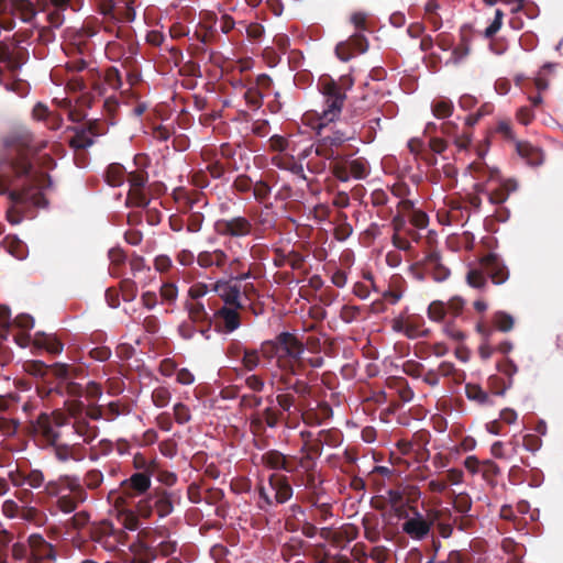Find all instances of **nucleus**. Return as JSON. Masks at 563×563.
Listing matches in <instances>:
<instances>
[{
	"label": "nucleus",
	"instance_id": "f257e3e1",
	"mask_svg": "<svg viewBox=\"0 0 563 563\" xmlns=\"http://www.w3.org/2000/svg\"><path fill=\"white\" fill-rule=\"evenodd\" d=\"M3 146L8 172L0 174V195H7L13 203L7 211V220L18 224L22 216L15 207L44 208L48 205L44 191L52 186V179L35 166L36 156L46 142L36 141L27 129L21 128L3 137Z\"/></svg>",
	"mask_w": 563,
	"mask_h": 563
},
{
	"label": "nucleus",
	"instance_id": "f03ea898",
	"mask_svg": "<svg viewBox=\"0 0 563 563\" xmlns=\"http://www.w3.org/2000/svg\"><path fill=\"white\" fill-rule=\"evenodd\" d=\"M318 90L323 98L321 111L307 113L306 118L309 120L311 128H327L340 118L346 101V95L339 92L335 80L330 76L320 77Z\"/></svg>",
	"mask_w": 563,
	"mask_h": 563
},
{
	"label": "nucleus",
	"instance_id": "7ed1b4c3",
	"mask_svg": "<svg viewBox=\"0 0 563 563\" xmlns=\"http://www.w3.org/2000/svg\"><path fill=\"white\" fill-rule=\"evenodd\" d=\"M263 357L267 361L276 360L277 371L271 374L269 384L277 393L291 390L294 377L303 376L301 373H291L292 367L297 371L295 363L286 354L285 350L277 343V335L273 340L261 343Z\"/></svg>",
	"mask_w": 563,
	"mask_h": 563
},
{
	"label": "nucleus",
	"instance_id": "20e7f679",
	"mask_svg": "<svg viewBox=\"0 0 563 563\" xmlns=\"http://www.w3.org/2000/svg\"><path fill=\"white\" fill-rule=\"evenodd\" d=\"M489 277L493 284L501 285L509 278V269L495 253L482 257L478 267L471 268L466 274V283L476 289H484Z\"/></svg>",
	"mask_w": 563,
	"mask_h": 563
},
{
	"label": "nucleus",
	"instance_id": "39448f33",
	"mask_svg": "<svg viewBox=\"0 0 563 563\" xmlns=\"http://www.w3.org/2000/svg\"><path fill=\"white\" fill-rule=\"evenodd\" d=\"M180 500L179 490H167L157 486L136 501V508L143 519H150L154 511L159 518H165L174 512L175 506Z\"/></svg>",
	"mask_w": 563,
	"mask_h": 563
},
{
	"label": "nucleus",
	"instance_id": "423d86ee",
	"mask_svg": "<svg viewBox=\"0 0 563 563\" xmlns=\"http://www.w3.org/2000/svg\"><path fill=\"white\" fill-rule=\"evenodd\" d=\"M277 343L285 350L292 364L296 365L297 371L292 368L291 373H301L308 377L311 373L308 371L309 367L320 368L324 364L322 356H306L303 342L290 332L284 331L277 334Z\"/></svg>",
	"mask_w": 563,
	"mask_h": 563
},
{
	"label": "nucleus",
	"instance_id": "0eeeda50",
	"mask_svg": "<svg viewBox=\"0 0 563 563\" xmlns=\"http://www.w3.org/2000/svg\"><path fill=\"white\" fill-rule=\"evenodd\" d=\"M147 157L139 154L134 157V163L137 168L133 172L126 173V179L130 184V190L126 195L125 205L128 207L145 208L150 203V198L145 192V185L148 181V174L143 168L146 165Z\"/></svg>",
	"mask_w": 563,
	"mask_h": 563
},
{
	"label": "nucleus",
	"instance_id": "6e6552de",
	"mask_svg": "<svg viewBox=\"0 0 563 563\" xmlns=\"http://www.w3.org/2000/svg\"><path fill=\"white\" fill-rule=\"evenodd\" d=\"M317 131V141L314 153L317 156L328 159L330 163L335 159H341L343 154L336 153V150L345 142L354 140V131H344L340 129L332 130L330 133L324 134L325 128H312Z\"/></svg>",
	"mask_w": 563,
	"mask_h": 563
},
{
	"label": "nucleus",
	"instance_id": "1a4fd4ad",
	"mask_svg": "<svg viewBox=\"0 0 563 563\" xmlns=\"http://www.w3.org/2000/svg\"><path fill=\"white\" fill-rule=\"evenodd\" d=\"M409 274L420 282L430 276L434 282L442 283L449 278L451 272L443 264L440 252L430 250L423 258L409 266Z\"/></svg>",
	"mask_w": 563,
	"mask_h": 563
},
{
	"label": "nucleus",
	"instance_id": "9d476101",
	"mask_svg": "<svg viewBox=\"0 0 563 563\" xmlns=\"http://www.w3.org/2000/svg\"><path fill=\"white\" fill-rule=\"evenodd\" d=\"M331 174L340 181L346 183L351 178L364 179L369 174V165L366 158L357 157L350 159V155L344 154L341 159L329 163Z\"/></svg>",
	"mask_w": 563,
	"mask_h": 563
},
{
	"label": "nucleus",
	"instance_id": "9b49d317",
	"mask_svg": "<svg viewBox=\"0 0 563 563\" xmlns=\"http://www.w3.org/2000/svg\"><path fill=\"white\" fill-rule=\"evenodd\" d=\"M153 475L143 472H134L130 477L123 479L120 484L121 495L117 497L115 505L125 504L126 500L145 497L151 493Z\"/></svg>",
	"mask_w": 563,
	"mask_h": 563
},
{
	"label": "nucleus",
	"instance_id": "f8f14e48",
	"mask_svg": "<svg viewBox=\"0 0 563 563\" xmlns=\"http://www.w3.org/2000/svg\"><path fill=\"white\" fill-rule=\"evenodd\" d=\"M213 229L220 236L241 239L251 235L255 230V225L251 219L244 216H234L217 220Z\"/></svg>",
	"mask_w": 563,
	"mask_h": 563
},
{
	"label": "nucleus",
	"instance_id": "ddd939ff",
	"mask_svg": "<svg viewBox=\"0 0 563 563\" xmlns=\"http://www.w3.org/2000/svg\"><path fill=\"white\" fill-rule=\"evenodd\" d=\"M90 537L95 542L100 543L104 549L113 551L119 544H125L128 534L122 529H117L107 520H103L90 528Z\"/></svg>",
	"mask_w": 563,
	"mask_h": 563
},
{
	"label": "nucleus",
	"instance_id": "4468645a",
	"mask_svg": "<svg viewBox=\"0 0 563 563\" xmlns=\"http://www.w3.org/2000/svg\"><path fill=\"white\" fill-rule=\"evenodd\" d=\"M25 429L30 437L40 438L45 448L60 439V432L54 428L48 412H41L35 419L29 420Z\"/></svg>",
	"mask_w": 563,
	"mask_h": 563
},
{
	"label": "nucleus",
	"instance_id": "2eb2a0df",
	"mask_svg": "<svg viewBox=\"0 0 563 563\" xmlns=\"http://www.w3.org/2000/svg\"><path fill=\"white\" fill-rule=\"evenodd\" d=\"M88 75L89 80L91 81V89L98 96H103L106 93V87H109L112 90H119L123 85L120 70L114 66L108 67L103 76L96 68L89 69Z\"/></svg>",
	"mask_w": 563,
	"mask_h": 563
},
{
	"label": "nucleus",
	"instance_id": "dca6fc26",
	"mask_svg": "<svg viewBox=\"0 0 563 563\" xmlns=\"http://www.w3.org/2000/svg\"><path fill=\"white\" fill-rule=\"evenodd\" d=\"M67 490L69 494L62 495L56 500L58 510L70 514L75 511L79 504L87 499V492L81 485L80 478H66Z\"/></svg>",
	"mask_w": 563,
	"mask_h": 563
},
{
	"label": "nucleus",
	"instance_id": "f3484780",
	"mask_svg": "<svg viewBox=\"0 0 563 563\" xmlns=\"http://www.w3.org/2000/svg\"><path fill=\"white\" fill-rule=\"evenodd\" d=\"M368 49L366 36L360 32L351 35L346 41L335 46V54L342 62L350 60L355 54H363Z\"/></svg>",
	"mask_w": 563,
	"mask_h": 563
},
{
	"label": "nucleus",
	"instance_id": "a211bd4d",
	"mask_svg": "<svg viewBox=\"0 0 563 563\" xmlns=\"http://www.w3.org/2000/svg\"><path fill=\"white\" fill-rule=\"evenodd\" d=\"M240 308H232L229 306H222L214 310L213 320L214 327L218 332L232 333L241 325V316L239 313Z\"/></svg>",
	"mask_w": 563,
	"mask_h": 563
},
{
	"label": "nucleus",
	"instance_id": "6ab92c4d",
	"mask_svg": "<svg viewBox=\"0 0 563 563\" xmlns=\"http://www.w3.org/2000/svg\"><path fill=\"white\" fill-rule=\"evenodd\" d=\"M296 485H301L309 493V501L312 505H317V501L321 499V496L324 494V488L322 487L323 479L318 472L309 471L302 472L299 474L295 481Z\"/></svg>",
	"mask_w": 563,
	"mask_h": 563
},
{
	"label": "nucleus",
	"instance_id": "aec40b11",
	"mask_svg": "<svg viewBox=\"0 0 563 563\" xmlns=\"http://www.w3.org/2000/svg\"><path fill=\"white\" fill-rule=\"evenodd\" d=\"M411 511L413 516L402 523V531L411 539L423 540L430 533V522L416 508H411Z\"/></svg>",
	"mask_w": 563,
	"mask_h": 563
},
{
	"label": "nucleus",
	"instance_id": "412c9836",
	"mask_svg": "<svg viewBox=\"0 0 563 563\" xmlns=\"http://www.w3.org/2000/svg\"><path fill=\"white\" fill-rule=\"evenodd\" d=\"M269 489L274 494L275 506L287 503L294 494L289 478L283 474H271L268 476Z\"/></svg>",
	"mask_w": 563,
	"mask_h": 563
},
{
	"label": "nucleus",
	"instance_id": "4be33fe9",
	"mask_svg": "<svg viewBox=\"0 0 563 563\" xmlns=\"http://www.w3.org/2000/svg\"><path fill=\"white\" fill-rule=\"evenodd\" d=\"M46 448H52L55 459L60 463L68 461L80 462L85 459V448L80 443L68 444L59 440L55 444H49Z\"/></svg>",
	"mask_w": 563,
	"mask_h": 563
},
{
	"label": "nucleus",
	"instance_id": "5701e85b",
	"mask_svg": "<svg viewBox=\"0 0 563 563\" xmlns=\"http://www.w3.org/2000/svg\"><path fill=\"white\" fill-rule=\"evenodd\" d=\"M517 189L518 184L515 179L499 181L497 188L488 191L484 190V186L476 185V190L479 192H485L487 195L488 201L495 206H501L504 202L507 201L510 194L515 192Z\"/></svg>",
	"mask_w": 563,
	"mask_h": 563
},
{
	"label": "nucleus",
	"instance_id": "b1692460",
	"mask_svg": "<svg viewBox=\"0 0 563 563\" xmlns=\"http://www.w3.org/2000/svg\"><path fill=\"white\" fill-rule=\"evenodd\" d=\"M197 264L205 269L217 268L224 271L229 264V255L221 249L212 251H201L197 255Z\"/></svg>",
	"mask_w": 563,
	"mask_h": 563
},
{
	"label": "nucleus",
	"instance_id": "393cba45",
	"mask_svg": "<svg viewBox=\"0 0 563 563\" xmlns=\"http://www.w3.org/2000/svg\"><path fill=\"white\" fill-rule=\"evenodd\" d=\"M262 463L276 471L294 473L297 470L296 464L285 454L277 450H269L262 455Z\"/></svg>",
	"mask_w": 563,
	"mask_h": 563
},
{
	"label": "nucleus",
	"instance_id": "a878e982",
	"mask_svg": "<svg viewBox=\"0 0 563 563\" xmlns=\"http://www.w3.org/2000/svg\"><path fill=\"white\" fill-rule=\"evenodd\" d=\"M332 416V407L327 401L318 402L314 408H308L301 415L303 423L310 427L320 426Z\"/></svg>",
	"mask_w": 563,
	"mask_h": 563
},
{
	"label": "nucleus",
	"instance_id": "bb28decb",
	"mask_svg": "<svg viewBox=\"0 0 563 563\" xmlns=\"http://www.w3.org/2000/svg\"><path fill=\"white\" fill-rule=\"evenodd\" d=\"M272 164L279 169L288 170L299 179L307 181V176L303 170L302 164L297 161L292 155L277 154L272 157Z\"/></svg>",
	"mask_w": 563,
	"mask_h": 563
},
{
	"label": "nucleus",
	"instance_id": "cd10ccee",
	"mask_svg": "<svg viewBox=\"0 0 563 563\" xmlns=\"http://www.w3.org/2000/svg\"><path fill=\"white\" fill-rule=\"evenodd\" d=\"M74 433L82 439V442L90 444L99 434V428L90 424L87 416L78 417L71 421Z\"/></svg>",
	"mask_w": 563,
	"mask_h": 563
},
{
	"label": "nucleus",
	"instance_id": "c85d7f7f",
	"mask_svg": "<svg viewBox=\"0 0 563 563\" xmlns=\"http://www.w3.org/2000/svg\"><path fill=\"white\" fill-rule=\"evenodd\" d=\"M119 509L118 511V520L121 522L124 529L130 531H135L140 528V518L142 516L139 514L136 504L134 508L128 507V501L125 504L115 505Z\"/></svg>",
	"mask_w": 563,
	"mask_h": 563
},
{
	"label": "nucleus",
	"instance_id": "c756f323",
	"mask_svg": "<svg viewBox=\"0 0 563 563\" xmlns=\"http://www.w3.org/2000/svg\"><path fill=\"white\" fill-rule=\"evenodd\" d=\"M555 67L556 64L545 63L534 78V86L538 89V93L529 98L533 107H538L542 103L541 92L549 88V80L547 79V75L551 74Z\"/></svg>",
	"mask_w": 563,
	"mask_h": 563
},
{
	"label": "nucleus",
	"instance_id": "7c9ffc66",
	"mask_svg": "<svg viewBox=\"0 0 563 563\" xmlns=\"http://www.w3.org/2000/svg\"><path fill=\"white\" fill-rule=\"evenodd\" d=\"M516 151L530 166H539L543 163V153L539 147L533 146L529 142H516Z\"/></svg>",
	"mask_w": 563,
	"mask_h": 563
},
{
	"label": "nucleus",
	"instance_id": "2f4dec72",
	"mask_svg": "<svg viewBox=\"0 0 563 563\" xmlns=\"http://www.w3.org/2000/svg\"><path fill=\"white\" fill-rule=\"evenodd\" d=\"M364 537L367 541L376 543L380 540L379 518L374 512H367L362 518Z\"/></svg>",
	"mask_w": 563,
	"mask_h": 563
},
{
	"label": "nucleus",
	"instance_id": "473e14b6",
	"mask_svg": "<svg viewBox=\"0 0 563 563\" xmlns=\"http://www.w3.org/2000/svg\"><path fill=\"white\" fill-rule=\"evenodd\" d=\"M184 308L188 313V319L197 324H200L202 321L213 319L201 300H186Z\"/></svg>",
	"mask_w": 563,
	"mask_h": 563
},
{
	"label": "nucleus",
	"instance_id": "72a5a7b5",
	"mask_svg": "<svg viewBox=\"0 0 563 563\" xmlns=\"http://www.w3.org/2000/svg\"><path fill=\"white\" fill-rule=\"evenodd\" d=\"M33 343L36 347L44 349L54 355L62 353L64 347V344L56 338V335L42 332L35 334Z\"/></svg>",
	"mask_w": 563,
	"mask_h": 563
},
{
	"label": "nucleus",
	"instance_id": "f704fd0d",
	"mask_svg": "<svg viewBox=\"0 0 563 563\" xmlns=\"http://www.w3.org/2000/svg\"><path fill=\"white\" fill-rule=\"evenodd\" d=\"M0 68L14 75L21 68V62L4 42H0Z\"/></svg>",
	"mask_w": 563,
	"mask_h": 563
},
{
	"label": "nucleus",
	"instance_id": "c9c22d12",
	"mask_svg": "<svg viewBox=\"0 0 563 563\" xmlns=\"http://www.w3.org/2000/svg\"><path fill=\"white\" fill-rule=\"evenodd\" d=\"M387 385L389 388L396 390L400 401L404 404L410 402L415 397L413 390L404 377H389Z\"/></svg>",
	"mask_w": 563,
	"mask_h": 563
},
{
	"label": "nucleus",
	"instance_id": "e433bc0d",
	"mask_svg": "<svg viewBox=\"0 0 563 563\" xmlns=\"http://www.w3.org/2000/svg\"><path fill=\"white\" fill-rule=\"evenodd\" d=\"M3 247L9 254L18 260H24L27 255V247L23 241L14 235H8L3 240Z\"/></svg>",
	"mask_w": 563,
	"mask_h": 563
},
{
	"label": "nucleus",
	"instance_id": "4c0bfd02",
	"mask_svg": "<svg viewBox=\"0 0 563 563\" xmlns=\"http://www.w3.org/2000/svg\"><path fill=\"white\" fill-rule=\"evenodd\" d=\"M334 222V239L341 242L347 240L353 233V228L349 223L347 214L344 212H338Z\"/></svg>",
	"mask_w": 563,
	"mask_h": 563
},
{
	"label": "nucleus",
	"instance_id": "58836bf2",
	"mask_svg": "<svg viewBox=\"0 0 563 563\" xmlns=\"http://www.w3.org/2000/svg\"><path fill=\"white\" fill-rule=\"evenodd\" d=\"M497 368L501 374H504L508 378L507 383H503V388L500 390L495 391L496 395H504L505 390L511 387L512 377L515 374H517L518 367L511 358L505 357L501 362L497 364Z\"/></svg>",
	"mask_w": 563,
	"mask_h": 563
},
{
	"label": "nucleus",
	"instance_id": "ea45409f",
	"mask_svg": "<svg viewBox=\"0 0 563 563\" xmlns=\"http://www.w3.org/2000/svg\"><path fill=\"white\" fill-rule=\"evenodd\" d=\"M126 177V170L123 165L119 163L110 164L104 173L106 181L112 186L118 187L121 186Z\"/></svg>",
	"mask_w": 563,
	"mask_h": 563
},
{
	"label": "nucleus",
	"instance_id": "a19ab883",
	"mask_svg": "<svg viewBox=\"0 0 563 563\" xmlns=\"http://www.w3.org/2000/svg\"><path fill=\"white\" fill-rule=\"evenodd\" d=\"M66 478H79L75 475H62L57 479H53L44 484V494L48 497H59L67 490Z\"/></svg>",
	"mask_w": 563,
	"mask_h": 563
},
{
	"label": "nucleus",
	"instance_id": "79ce46f5",
	"mask_svg": "<svg viewBox=\"0 0 563 563\" xmlns=\"http://www.w3.org/2000/svg\"><path fill=\"white\" fill-rule=\"evenodd\" d=\"M135 472H143L144 474L155 475L157 472V462L155 459H147L142 453H135L132 461Z\"/></svg>",
	"mask_w": 563,
	"mask_h": 563
},
{
	"label": "nucleus",
	"instance_id": "37998d69",
	"mask_svg": "<svg viewBox=\"0 0 563 563\" xmlns=\"http://www.w3.org/2000/svg\"><path fill=\"white\" fill-rule=\"evenodd\" d=\"M422 319L408 318L405 328V335L408 339L427 338L430 334L429 329H424Z\"/></svg>",
	"mask_w": 563,
	"mask_h": 563
},
{
	"label": "nucleus",
	"instance_id": "c03bdc74",
	"mask_svg": "<svg viewBox=\"0 0 563 563\" xmlns=\"http://www.w3.org/2000/svg\"><path fill=\"white\" fill-rule=\"evenodd\" d=\"M75 135L70 139L69 144L76 150H86L93 144V137L85 128H74Z\"/></svg>",
	"mask_w": 563,
	"mask_h": 563
},
{
	"label": "nucleus",
	"instance_id": "a18cd8bd",
	"mask_svg": "<svg viewBox=\"0 0 563 563\" xmlns=\"http://www.w3.org/2000/svg\"><path fill=\"white\" fill-rule=\"evenodd\" d=\"M256 412L262 418L266 427L271 429H275L284 418L283 410H279L274 406H268L264 410Z\"/></svg>",
	"mask_w": 563,
	"mask_h": 563
},
{
	"label": "nucleus",
	"instance_id": "49530a36",
	"mask_svg": "<svg viewBox=\"0 0 563 563\" xmlns=\"http://www.w3.org/2000/svg\"><path fill=\"white\" fill-rule=\"evenodd\" d=\"M108 257L110 260V275L119 277L121 275V267L124 265L126 255L120 247H113L109 251Z\"/></svg>",
	"mask_w": 563,
	"mask_h": 563
},
{
	"label": "nucleus",
	"instance_id": "de8ad7c7",
	"mask_svg": "<svg viewBox=\"0 0 563 563\" xmlns=\"http://www.w3.org/2000/svg\"><path fill=\"white\" fill-rule=\"evenodd\" d=\"M261 356H263L261 347L258 350L244 347L241 363L246 371L253 372L260 366Z\"/></svg>",
	"mask_w": 563,
	"mask_h": 563
},
{
	"label": "nucleus",
	"instance_id": "09e8293b",
	"mask_svg": "<svg viewBox=\"0 0 563 563\" xmlns=\"http://www.w3.org/2000/svg\"><path fill=\"white\" fill-rule=\"evenodd\" d=\"M453 109V102L448 98L435 99L431 104L432 113L438 119H445L451 117Z\"/></svg>",
	"mask_w": 563,
	"mask_h": 563
},
{
	"label": "nucleus",
	"instance_id": "8fccbe9b",
	"mask_svg": "<svg viewBox=\"0 0 563 563\" xmlns=\"http://www.w3.org/2000/svg\"><path fill=\"white\" fill-rule=\"evenodd\" d=\"M470 169L473 173V176L475 178H484L486 177L487 180H498L499 181V170L496 168H489L482 162H473L470 165Z\"/></svg>",
	"mask_w": 563,
	"mask_h": 563
},
{
	"label": "nucleus",
	"instance_id": "3c124183",
	"mask_svg": "<svg viewBox=\"0 0 563 563\" xmlns=\"http://www.w3.org/2000/svg\"><path fill=\"white\" fill-rule=\"evenodd\" d=\"M492 322L495 329L500 332H509L515 327V319L512 316L501 310L494 312Z\"/></svg>",
	"mask_w": 563,
	"mask_h": 563
},
{
	"label": "nucleus",
	"instance_id": "603ef678",
	"mask_svg": "<svg viewBox=\"0 0 563 563\" xmlns=\"http://www.w3.org/2000/svg\"><path fill=\"white\" fill-rule=\"evenodd\" d=\"M221 298L224 301V306H229L232 308H243V305L240 301L241 289L239 286H227L222 292L220 294Z\"/></svg>",
	"mask_w": 563,
	"mask_h": 563
},
{
	"label": "nucleus",
	"instance_id": "864d4df0",
	"mask_svg": "<svg viewBox=\"0 0 563 563\" xmlns=\"http://www.w3.org/2000/svg\"><path fill=\"white\" fill-rule=\"evenodd\" d=\"M258 500L257 507L263 511H268L275 506L274 494L269 489V485L265 486L263 483L257 485Z\"/></svg>",
	"mask_w": 563,
	"mask_h": 563
},
{
	"label": "nucleus",
	"instance_id": "5fc2aeb1",
	"mask_svg": "<svg viewBox=\"0 0 563 563\" xmlns=\"http://www.w3.org/2000/svg\"><path fill=\"white\" fill-rule=\"evenodd\" d=\"M266 400L271 405L276 401L278 409L283 410V413L290 412L296 402L295 395L289 391L278 393L275 398H273V396H268Z\"/></svg>",
	"mask_w": 563,
	"mask_h": 563
},
{
	"label": "nucleus",
	"instance_id": "6e6d98bb",
	"mask_svg": "<svg viewBox=\"0 0 563 563\" xmlns=\"http://www.w3.org/2000/svg\"><path fill=\"white\" fill-rule=\"evenodd\" d=\"M465 394L470 400L477 401L481 405L488 404L489 401L488 394L477 384H466Z\"/></svg>",
	"mask_w": 563,
	"mask_h": 563
},
{
	"label": "nucleus",
	"instance_id": "4d7b16f0",
	"mask_svg": "<svg viewBox=\"0 0 563 563\" xmlns=\"http://www.w3.org/2000/svg\"><path fill=\"white\" fill-rule=\"evenodd\" d=\"M318 435L321 438L324 445L332 448L339 446L343 440L342 432L335 428L321 430Z\"/></svg>",
	"mask_w": 563,
	"mask_h": 563
},
{
	"label": "nucleus",
	"instance_id": "13d9d810",
	"mask_svg": "<svg viewBox=\"0 0 563 563\" xmlns=\"http://www.w3.org/2000/svg\"><path fill=\"white\" fill-rule=\"evenodd\" d=\"M49 372H52L56 378L62 380H67L77 376V368L65 363H55L51 365Z\"/></svg>",
	"mask_w": 563,
	"mask_h": 563
},
{
	"label": "nucleus",
	"instance_id": "bf43d9fd",
	"mask_svg": "<svg viewBox=\"0 0 563 563\" xmlns=\"http://www.w3.org/2000/svg\"><path fill=\"white\" fill-rule=\"evenodd\" d=\"M305 196V190L301 188L294 189L290 185L285 184L283 185L278 191L276 192V200H300Z\"/></svg>",
	"mask_w": 563,
	"mask_h": 563
},
{
	"label": "nucleus",
	"instance_id": "052dcab7",
	"mask_svg": "<svg viewBox=\"0 0 563 563\" xmlns=\"http://www.w3.org/2000/svg\"><path fill=\"white\" fill-rule=\"evenodd\" d=\"M244 99L252 110H258L263 106V92L258 90V87H249L244 92Z\"/></svg>",
	"mask_w": 563,
	"mask_h": 563
},
{
	"label": "nucleus",
	"instance_id": "680f3d73",
	"mask_svg": "<svg viewBox=\"0 0 563 563\" xmlns=\"http://www.w3.org/2000/svg\"><path fill=\"white\" fill-rule=\"evenodd\" d=\"M363 309L358 306L344 305L340 311V318L345 323H352L363 318Z\"/></svg>",
	"mask_w": 563,
	"mask_h": 563
},
{
	"label": "nucleus",
	"instance_id": "e2e57ef3",
	"mask_svg": "<svg viewBox=\"0 0 563 563\" xmlns=\"http://www.w3.org/2000/svg\"><path fill=\"white\" fill-rule=\"evenodd\" d=\"M440 376L452 377L455 383H461L464 379V373L455 367L451 362H442L438 366Z\"/></svg>",
	"mask_w": 563,
	"mask_h": 563
},
{
	"label": "nucleus",
	"instance_id": "0e129e2a",
	"mask_svg": "<svg viewBox=\"0 0 563 563\" xmlns=\"http://www.w3.org/2000/svg\"><path fill=\"white\" fill-rule=\"evenodd\" d=\"M151 398L154 406L157 408H164L169 404L172 394L167 387L158 386L152 391Z\"/></svg>",
	"mask_w": 563,
	"mask_h": 563
},
{
	"label": "nucleus",
	"instance_id": "69168bd1",
	"mask_svg": "<svg viewBox=\"0 0 563 563\" xmlns=\"http://www.w3.org/2000/svg\"><path fill=\"white\" fill-rule=\"evenodd\" d=\"M446 314V306L441 300L432 301L428 307V317L432 321L441 322L444 320Z\"/></svg>",
	"mask_w": 563,
	"mask_h": 563
},
{
	"label": "nucleus",
	"instance_id": "338daca9",
	"mask_svg": "<svg viewBox=\"0 0 563 563\" xmlns=\"http://www.w3.org/2000/svg\"><path fill=\"white\" fill-rule=\"evenodd\" d=\"M24 369L30 375L44 378L49 372V366L42 361H29L24 363Z\"/></svg>",
	"mask_w": 563,
	"mask_h": 563
},
{
	"label": "nucleus",
	"instance_id": "774afa93",
	"mask_svg": "<svg viewBox=\"0 0 563 563\" xmlns=\"http://www.w3.org/2000/svg\"><path fill=\"white\" fill-rule=\"evenodd\" d=\"M103 482V474L99 470H90L88 471L82 478V486H86L89 489L98 488Z\"/></svg>",
	"mask_w": 563,
	"mask_h": 563
}]
</instances>
